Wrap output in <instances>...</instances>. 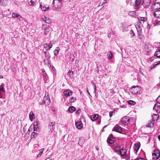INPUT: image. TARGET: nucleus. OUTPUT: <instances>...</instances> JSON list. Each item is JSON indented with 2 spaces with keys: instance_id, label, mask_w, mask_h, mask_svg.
<instances>
[{
  "instance_id": "1",
  "label": "nucleus",
  "mask_w": 160,
  "mask_h": 160,
  "mask_svg": "<svg viewBox=\"0 0 160 160\" xmlns=\"http://www.w3.org/2000/svg\"><path fill=\"white\" fill-rule=\"evenodd\" d=\"M138 21L135 24L138 34L139 35L141 34L142 29L143 27V24L147 21V18L145 17H138Z\"/></svg>"
},
{
  "instance_id": "2",
  "label": "nucleus",
  "mask_w": 160,
  "mask_h": 160,
  "mask_svg": "<svg viewBox=\"0 0 160 160\" xmlns=\"http://www.w3.org/2000/svg\"><path fill=\"white\" fill-rule=\"evenodd\" d=\"M62 1L60 0H53L52 9L56 11H60L61 9Z\"/></svg>"
},
{
  "instance_id": "3",
  "label": "nucleus",
  "mask_w": 160,
  "mask_h": 160,
  "mask_svg": "<svg viewBox=\"0 0 160 160\" xmlns=\"http://www.w3.org/2000/svg\"><path fill=\"white\" fill-rule=\"evenodd\" d=\"M127 150L125 148H121L118 152V154L120 155L123 158L128 160L130 158V155L127 154Z\"/></svg>"
},
{
  "instance_id": "4",
  "label": "nucleus",
  "mask_w": 160,
  "mask_h": 160,
  "mask_svg": "<svg viewBox=\"0 0 160 160\" xmlns=\"http://www.w3.org/2000/svg\"><path fill=\"white\" fill-rule=\"evenodd\" d=\"M140 88L139 87L137 86H134L131 88L130 91L132 94H137L138 93H140L139 92H140Z\"/></svg>"
},
{
  "instance_id": "5",
  "label": "nucleus",
  "mask_w": 160,
  "mask_h": 160,
  "mask_svg": "<svg viewBox=\"0 0 160 160\" xmlns=\"http://www.w3.org/2000/svg\"><path fill=\"white\" fill-rule=\"evenodd\" d=\"M40 122L39 121H37L33 123V131H34L38 132L39 131V124Z\"/></svg>"
},
{
  "instance_id": "6",
  "label": "nucleus",
  "mask_w": 160,
  "mask_h": 160,
  "mask_svg": "<svg viewBox=\"0 0 160 160\" xmlns=\"http://www.w3.org/2000/svg\"><path fill=\"white\" fill-rule=\"evenodd\" d=\"M123 128L118 124H117L113 128L112 131H115L119 133H121L122 131Z\"/></svg>"
},
{
  "instance_id": "7",
  "label": "nucleus",
  "mask_w": 160,
  "mask_h": 160,
  "mask_svg": "<svg viewBox=\"0 0 160 160\" xmlns=\"http://www.w3.org/2000/svg\"><path fill=\"white\" fill-rule=\"evenodd\" d=\"M160 8V4L158 2H155L151 6V9L154 11L158 10Z\"/></svg>"
},
{
  "instance_id": "8",
  "label": "nucleus",
  "mask_w": 160,
  "mask_h": 160,
  "mask_svg": "<svg viewBox=\"0 0 160 160\" xmlns=\"http://www.w3.org/2000/svg\"><path fill=\"white\" fill-rule=\"evenodd\" d=\"M114 138L112 134H110L108 137L107 142L109 144H112L114 143Z\"/></svg>"
},
{
  "instance_id": "9",
  "label": "nucleus",
  "mask_w": 160,
  "mask_h": 160,
  "mask_svg": "<svg viewBox=\"0 0 160 160\" xmlns=\"http://www.w3.org/2000/svg\"><path fill=\"white\" fill-rule=\"evenodd\" d=\"M40 6L41 9L43 11H46L49 8V6L48 4H45L44 3H41Z\"/></svg>"
},
{
  "instance_id": "10",
  "label": "nucleus",
  "mask_w": 160,
  "mask_h": 160,
  "mask_svg": "<svg viewBox=\"0 0 160 160\" xmlns=\"http://www.w3.org/2000/svg\"><path fill=\"white\" fill-rule=\"evenodd\" d=\"M43 101L44 103L46 104V105H49L50 103V98L48 96H46V95L43 98Z\"/></svg>"
},
{
  "instance_id": "11",
  "label": "nucleus",
  "mask_w": 160,
  "mask_h": 160,
  "mask_svg": "<svg viewBox=\"0 0 160 160\" xmlns=\"http://www.w3.org/2000/svg\"><path fill=\"white\" fill-rule=\"evenodd\" d=\"M153 109L158 113L160 112V103H157L154 105Z\"/></svg>"
},
{
  "instance_id": "12",
  "label": "nucleus",
  "mask_w": 160,
  "mask_h": 160,
  "mask_svg": "<svg viewBox=\"0 0 160 160\" xmlns=\"http://www.w3.org/2000/svg\"><path fill=\"white\" fill-rule=\"evenodd\" d=\"M130 122V119L127 116H125L121 119V122L123 124H127Z\"/></svg>"
},
{
  "instance_id": "13",
  "label": "nucleus",
  "mask_w": 160,
  "mask_h": 160,
  "mask_svg": "<svg viewBox=\"0 0 160 160\" xmlns=\"http://www.w3.org/2000/svg\"><path fill=\"white\" fill-rule=\"evenodd\" d=\"M72 93V91L69 89H66L63 92V94L64 96L66 97L71 95Z\"/></svg>"
},
{
  "instance_id": "14",
  "label": "nucleus",
  "mask_w": 160,
  "mask_h": 160,
  "mask_svg": "<svg viewBox=\"0 0 160 160\" xmlns=\"http://www.w3.org/2000/svg\"><path fill=\"white\" fill-rule=\"evenodd\" d=\"M121 29L123 32H126L128 30V26L125 23H122Z\"/></svg>"
},
{
  "instance_id": "15",
  "label": "nucleus",
  "mask_w": 160,
  "mask_h": 160,
  "mask_svg": "<svg viewBox=\"0 0 160 160\" xmlns=\"http://www.w3.org/2000/svg\"><path fill=\"white\" fill-rule=\"evenodd\" d=\"M55 122H51L49 123L48 126L50 129L49 132L52 133L53 131L55 128Z\"/></svg>"
},
{
  "instance_id": "16",
  "label": "nucleus",
  "mask_w": 160,
  "mask_h": 160,
  "mask_svg": "<svg viewBox=\"0 0 160 160\" xmlns=\"http://www.w3.org/2000/svg\"><path fill=\"white\" fill-rule=\"evenodd\" d=\"M112 148L115 151L118 152L121 149L120 146L117 144L114 145L112 146Z\"/></svg>"
},
{
  "instance_id": "17",
  "label": "nucleus",
  "mask_w": 160,
  "mask_h": 160,
  "mask_svg": "<svg viewBox=\"0 0 160 160\" xmlns=\"http://www.w3.org/2000/svg\"><path fill=\"white\" fill-rule=\"evenodd\" d=\"M151 3V0H143L142 5L145 7L149 6Z\"/></svg>"
},
{
  "instance_id": "18",
  "label": "nucleus",
  "mask_w": 160,
  "mask_h": 160,
  "mask_svg": "<svg viewBox=\"0 0 160 160\" xmlns=\"http://www.w3.org/2000/svg\"><path fill=\"white\" fill-rule=\"evenodd\" d=\"M159 118V116L158 114H154L152 116V125H153V123L154 122V121L155 120L157 121L158 120V118Z\"/></svg>"
},
{
  "instance_id": "19",
  "label": "nucleus",
  "mask_w": 160,
  "mask_h": 160,
  "mask_svg": "<svg viewBox=\"0 0 160 160\" xmlns=\"http://www.w3.org/2000/svg\"><path fill=\"white\" fill-rule=\"evenodd\" d=\"M52 43L51 42L49 43V44L45 43L44 44V47L45 48L46 50H49L50 49L52 48Z\"/></svg>"
},
{
  "instance_id": "20",
  "label": "nucleus",
  "mask_w": 160,
  "mask_h": 160,
  "mask_svg": "<svg viewBox=\"0 0 160 160\" xmlns=\"http://www.w3.org/2000/svg\"><path fill=\"white\" fill-rule=\"evenodd\" d=\"M154 16L157 18H160V10H157L155 11Z\"/></svg>"
},
{
  "instance_id": "21",
  "label": "nucleus",
  "mask_w": 160,
  "mask_h": 160,
  "mask_svg": "<svg viewBox=\"0 0 160 160\" xmlns=\"http://www.w3.org/2000/svg\"><path fill=\"white\" fill-rule=\"evenodd\" d=\"M76 126L78 129L82 128L83 127V124L81 121H78L76 122Z\"/></svg>"
},
{
  "instance_id": "22",
  "label": "nucleus",
  "mask_w": 160,
  "mask_h": 160,
  "mask_svg": "<svg viewBox=\"0 0 160 160\" xmlns=\"http://www.w3.org/2000/svg\"><path fill=\"white\" fill-rule=\"evenodd\" d=\"M143 49L144 51L147 52H148L150 51V48L149 46V45H147L146 43H145L144 45V48Z\"/></svg>"
},
{
  "instance_id": "23",
  "label": "nucleus",
  "mask_w": 160,
  "mask_h": 160,
  "mask_svg": "<svg viewBox=\"0 0 160 160\" xmlns=\"http://www.w3.org/2000/svg\"><path fill=\"white\" fill-rule=\"evenodd\" d=\"M42 19L45 22L47 23H49L51 22V20L49 18L46 17L44 16L43 18H42Z\"/></svg>"
},
{
  "instance_id": "24",
  "label": "nucleus",
  "mask_w": 160,
  "mask_h": 160,
  "mask_svg": "<svg viewBox=\"0 0 160 160\" xmlns=\"http://www.w3.org/2000/svg\"><path fill=\"white\" fill-rule=\"evenodd\" d=\"M49 59L50 58H47L45 59L44 60V64H45L47 65L48 67H51V64L50 63Z\"/></svg>"
},
{
  "instance_id": "25",
  "label": "nucleus",
  "mask_w": 160,
  "mask_h": 160,
  "mask_svg": "<svg viewBox=\"0 0 160 160\" xmlns=\"http://www.w3.org/2000/svg\"><path fill=\"white\" fill-rule=\"evenodd\" d=\"M35 116L34 113L32 111H31L29 113V118L30 120L32 121L35 118Z\"/></svg>"
},
{
  "instance_id": "26",
  "label": "nucleus",
  "mask_w": 160,
  "mask_h": 160,
  "mask_svg": "<svg viewBox=\"0 0 160 160\" xmlns=\"http://www.w3.org/2000/svg\"><path fill=\"white\" fill-rule=\"evenodd\" d=\"M98 117V115L97 114H95L91 116V118L92 121H94L97 120Z\"/></svg>"
},
{
  "instance_id": "27",
  "label": "nucleus",
  "mask_w": 160,
  "mask_h": 160,
  "mask_svg": "<svg viewBox=\"0 0 160 160\" xmlns=\"http://www.w3.org/2000/svg\"><path fill=\"white\" fill-rule=\"evenodd\" d=\"M68 111L71 113L73 112L75 110V108L73 106H71L68 108Z\"/></svg>"
},
{
  "instance_id": "28",
  "label": "nucleus",
  "mask_w": 160,
  "mask_h": 160,
  "mask_svg": "<svg viewBox=\"0 0 160 160\" xmlns=\"http://www.w3.org/2000/svg\"><path fill=\"white\" fill-rule=\"evenodd\" d=\"M6 1V0H0V5L3 6H6L7 5Z\"/></svg>"
},
{
  "instance_id": "29",
  "label": "nucleus",
  "mask_w": 160,
  "mask_h": 160,
  "mask_svg": "<svg viewBox=\"0 0 160 160\" xmlns=\"http://www.w3.org/2000/svg\"><path fill=\"white\" fill-rule=\"evenodd\" d=\"M37 1V0H28V2L29 5L32 6L34 5Z\"/></svg>"
},
{
  "instance_id": "30",
  "label": "nucleus",
  "mask_w": 160,
  "mask_h": 160,
  "mask_svg": "<svg viewBox=\"0 0 160 160\" xmlns=\"http://www.w3.org/2000/svg\"><path fill=\"white\" fill-rule=\"evenodd\" d=\"M141 2V0H135V6H138L140 5Z\"/></svg>"
},
{
  "instance_id": "31",
  "label": "nucleus",
  "mask_w": 160,
  "mask_h": 160,
  "mask_svg": "<svg viewBox=\"0 0 160 160\" xmlns=\"http://www.w3.org/2000/svg\"><path fill=\"white\" fill-rule=\"evenodd\" d=\"M160 64V61L154 63L153 66L151 67L150 68L152 69L154 68L155 66H157L158 65Z\"/></svg>"
},
{
  "instance_id": "32",
  "label": "nucleus",
  "mask_w": 160,
  "mask_h": 160,
  "mask_svg": "<svg viewBox=\"0 0 160 160\" xmlns=\"http://www.w3.org/2000/svg\"><path fill=\"white\" fill-rule=\"evenodd\" d=\"M139 148V145L138 143H136L134 146V149L136 151H138Z\"/></svg>"
},
{
  "instance_id": "33",
  "label": "nucleus",
  "mask_w": 160,
  "mask_h": 160,
  "mask_svg": "<svg viewBox=\"0 0 160 160\" xmlns=\"http://www.w3.org/2000/svg\"><path fill=\"white\" fill-rule=\"evenodd\" d=\"M43 77L44 80V81H45V82H46L47 80L48 79V77L46 73H44V72H43Z\"/></svg>"
},
{
  "instance_id": "34",
  "label": "nucleus",
  "mask_w": 160,
  "mask_h": 160,
  "mask_svg": "<svg viewBox=\"0 0 160 160\" xmlns=\"http://www.w3.org/2000/svg\"><path fill=\"white\" fill-rule=\"evenodd\" d=\"M5 92L0 91V99L5 98Z\"/></svg>"
},
{
  "instance_id": "35",
  "label": "nucleus",
  "mask_w": 160,
  "mask_h": 160,
  "mask_svg": "<svg viewBox=\"0 0 160 160\" xmlns=\"http://www.w3.org/2000/svg\"><path fill=\"white\" fill-rule=\"evenodd\" d=\"M60 50V48L58 47L56 48V49L54 51V54L55 55H57L58 54V52Z\"/></svg>"
},
{
  "instance_id": "36",
  "label": "nucleus",
  "mask_w": 160,
  "mask_h": 160,
  "mask_svg": "<svg viewBox=\"0 0 160 160\" xmlns=\"http://www.w3.org/2000/svg\"><path fill=\"white\" fill-rule=\"evenodd\" d=\"M154 55L158 58H160V50H158L156 51Z\"/></svg>"
},
{
  "instance_id": "37",
  "label": "nucleus",
  "mask_w": 160,
  "mask_h": 160,
  "mask_svg": "<svg viewBox=\"0 0 160 160\" xmlns=\"http://www.w3.org/2000/svg\"><path fill=\"white\" fill-rule=\"evenodd\" d=\"M38 135V134L37 133L33 132L32 133L31 137L32 138H35L37 137Z\"/></svg>"
},
{
  "instance_id": "38",
  "label": "nucleus",
  "mask_w": 160,
  "mask_h": 160,
  "mask_svg": "<svg viewBox=\"0 0 160 160\" xmlns=\"http://www.w3.org/2000/svg\"><path fill=\"white\" fill-rule=\"evenodd\" d=\"M107 55L108 56V58L109 59H111L112 57V54L111 51H109L108 52Z\"/></svg>"
},
{
  "instance_id": "39",
  "label": "nucleus",
  "mask_w": 160,
  "mask_h": 160,
  "mask_svg": "<svg viewBox=\"0 0 160 160\" xmlns=\"http://www.w3.org/2000/svg\"><path fill=\"white\" fill-rule=\"evenodd\" d=\"M44 53L46 57L47 58H50L51 56L48 52L45 51L44 52Z\"/></svg>"
},
{
  "instance_id": "40",
  "label": "nucleus",
  "mask_w": 160,
  "mask_h": 160,
  "mask_svg": "<svg viewBox=\"0 0 160 160\" xmlns=\"http://www.w3.org/2000/svg\"><path fill=\"white\" fill-rule=\"evenodd\" d=\"M76 99L75 97H72L69 99V102L70 103L74 102L76 100Z\"/></svg>"
},
{
  "instance_id": "41",
  "label": "nucleus",
  "mask_w": 160,
  "mask_h": 160,
  "mask_svg": "<svg viewBox=\"0 0 160 160\" xmlns=\"http://www.w3.org/2000/svg\"><path fill=\"white\" fill-rule=\"evenodd\" d=\"M4 84L3 83H2L0 86V91H2L3 92H5V91L4 90Z\"/></svg>"
},
{
  "instance_id": "42",
  "label": "nucleus",
  "mask_w": 160,
  "mask_h": 160,
  "mask_svg": "<svg viewBox=\"0 0 160 160\" xmlns=\"http://www.w3.org/2000/svg\"><path fill=\"white\" fill-rule=\"evenodd\" d=\"M44 149L43 148L42 149L39 150V151H41V150H42V151H41L39 153V154H38L37 155V158H39L41 156L42 154V153L43 152V151Z\"/></svg>"
},
{
  "instance_id": "43",
  "label": "nucleus",
  "mask_w": 160,
  "mask_h": 160,
  "mask_svg": "<svg viewBox=\"0 0 160 160\" xmlns=\"http://www.w3.org/2000/svg\"><path fill=\"white\" fill-rule=\"evenodd\" d=\"M73 72L72 71H69L68 73V75L70 78H71L72 76Z\"/></svg>"
},
{
  "instance_id": "44",
  "label": "nucleus",
  "mask_w": 160,
  "mask_h": 160,
  "mask_svg": "<svg viewBox=\"0 0 160 160\" xmlns=\"http://www.w3.org/2000/svg\"><path fill=\"white\" fill-rule=\"evenodd\" d=\"M49 30L48 27H46L44 29V34L47 35L49 32Z\"/></svg>"
},
{
  "instance_id": "45",
  "label": "nucleus",
  "mask_w": 160,
  "mask_h": 160,
  "mask_svg": "<svg viewBox=\"0 0 160 160\" xmlns=\"http://www.w3.org/2000/svg\"><path fill=\"white\" fill-rule=\"evenodd\" d=\"M128 103L130 105H134L135 103V102L133 101L129 100L128 101Z\"/></svg>"
},
{
  "instance_id": "46",
  "label": "nucleus",
  "mask_w": 160,
  "mask_h": 160,
  "mask_svg": "<svg viewBox=\"0 0 160 160\" xmlns=\"http://www.w3.org/2000/svg\"><path fill=\"white\" fill-rule=\"evenodd\" d=\"M19 15L15 13H12V17L13 18H17V17L18 18V17H19Z\"/></svg>"
},
{
  "instance_id": "47",
  "label": "nucleus",
  "mask_w": 160,
  "mask_h": 160,
  "mask_svg": "<svg viewBox=\"0 0 160 160\" xmlns=\"http://www.w3.org/2000/svg\"><path fill=\"white\" fill-rule=\"evenodd\" d=\"M130 34H131V35L132 37L134 36L135 35V34L132 30H130Z\"/></svg>"
},
{
  "instance_id": "48",
  "label": "nucleus",
  "mask_w": 160,
  "mask_h": 160,
  "mask_svg": "<svg viewBox=\"0 0 160 160\" xmlns=\"http://www.w3.org/2000/svg\"><path fill=\"white\" fill-rule=\"evenodd\" d=\"M143 70L142 69V68H140L139 69V72L140 73H141V74H142V75H143Z\"/></svg>"
},
{
  "instance_id": "49",
  "label": "nucleus",
  "mask_w": 160,
  "mask_h": 160,
  "mask_svg": "<svg viewBox=\"0 0 160 160\" xmlns=\"http://www.w3.org/2000/svg\"><path fill=\"white\" fill-rule=\"evenodd\" d=\"M81 112V110L80 109H79L76 112V113L78 114H79Z\"/></svg>"
},
{
  "instance_id": "50",
  "label": "nucleus",
  "mask_w": 160,
  "mask_h": 160,
  "mask_svg": "<svg viewBox=\"0 0 160 160\" xmlns=\"http://www.w3.org/2000/svg\"><path fill=\"white\" fill-rule=\"evenodd\" d=\"M113 114V112H109V116L110 117H111Z\"/></svg>"
},
{
  "instance_id": "51",
  "label": "nucleus",
  "mask_w": 160,
  "mask_h": 160,
  "mask_svg": "<svg viewBox=\"0 0 160 160\" xmlns=\"http://www.w3.org/2000/svg\"><path fill=\"white\" fill-rule=\"evenodd\" d=\"M12 72H15L16 71V69L15 67H13L12 68Z\"/></svg>"
},
{
  "instance_id": "52",
  "label": "nucleus",
  "mask_w": 160,
  "mask_h": 160,
  "mask_svg": "<svg viewBox=\"0 0 160 160\" xmlns=\"http://www.w3.org/2000/svg\"><path fill=\"white\" fill-rule=\"evenodd\" d=\"M134 11H132L130 12L129 14L130 15H132V14H134Z\"/></svg>"
},
{
  "instance_id": "53",
  "label": "nucleus",
  "mask_w": 160,
  "mask_h": 160,
  "mask_svg": "<svg viewBox=\"0 0 160 160\" xmlns=\"http://www.w3.org/2000/svg\"><path fill=\"white\" fill-rule=\"evenodd\" d=\"M18 19L19 20H20V21L22 20V18L20 15H19V16L18 17Z\"/></svg>"
},
{
  "instance_id": "54",
  "label": "nucleus",
  "mask_w": 160,
  "mask_h": 160,
  "mask_svg": "<svg viewBox=\"0 0 160 160\" xmlns=\"http://www.w3.org/2000/svg\"><path fill=\"white\" fill-rule=\"evenodd\" d=\"M120 107L122 108H126V106L123 105L122 106H120Z\"/></svg>"
},
{
  "instance_id": "55",
  "label": "nucleus",
  "mask_w": 160,
  "mask_h": 160,
  "mask_svg": "<svg viewBox=\"0 0 160 160\" xmlns=\"http://www.w3.org/2000/svg\"><path fill=\"white\" fill-rule=\"evenodd\" d=\"M103 2V3H99V6H102V5L103 4H104L105 3V2Z\"/></svg>"
},
{
  "instance_id": "56",
  "label": "nucleus",
  "mask_w": 160,
  "mask_h": 160,
  "mask_svg": "<svg viewBox=\"0 0 160 160\" xmlns=\"http://www.w3.org/2000/svg\"><path fill=\"white\" fill-rule=\"evenodd\" d=\"M94 85V92H95V93H96V85Z\"/></svg>"
},
{
  "instance_id": "57",
  "label": "nucleus",
  "mask_w": 160,
  "mask_h": 160,
  "mask_svg": "<svg viewBox=\"0 0 160 160\" xmlns=\"http://www.w3.org/2000/svg\"><path fill=\"white\" fill-rule=\"evenodd\" d=\"M87 92H88V94L89 95H90V93L89 92L88 90V88L87 89Z\"/></svg>"
},
{
  "instance_id": "58",
  "label": "nucleus",
  "mask_w": 160,
  "mask_h": 160,
  "mask_svg": "<svg viewBox=\"0 0 160 160\" xmlns=\"http://www.w3.org/2000/svg\"><path fill=\"white\" fill-rule=\"evenodd\" d=\"M137 160H144V159L142 158H139L137 159Z\"/></svg>"
},
{
  "instance_id": "59",
  "label": "nucleus",
  "mask_w": 160,
  "mask_h": 160,
  "mask_svg": "<svg viewBox=\"0 0 160 160\" xmlns=\"http://www.w3.org/2000/svg\"><path fill=\"white\" fill-rule=\"evenodd\" d=\"M12 2L16 4H17V1L16 0H15V1H13Z\"/></svg>"
},
{
  "instance_id": "60",
  "label": "nucleus",
  "mask_w": 160,
  "mask_h": 160,
  "mask_svg": "<svg viewBox=\"0 0 160 160\" xmlns=\"http://www.w3.org/2000/svg\"><path fill=\"white\" fill-rule=\"evenodd\" d=\"M150 28V26L149 25V24H148V26H147V28L149 29V28Z\"/></svg>"
},
{
  "instance_id": "61",
  "label": "nucleus",
  "mask_w": 160,
  "mask_h": 160,
  "mask_svg": "<svg viewBox=\"0 0 160 160\" xmlns=\"http://www.w3.org/2000/svg\"><path fill=\"white\" fill-rule=\"evenodd\" d=\"M45 160H52V159H51L50 158H48L46 159Z\"/></svg>"
},
{
  "instance_id": "62",
  "label": "nucleus",
  "mask_w": 160,
  "mask_h": 160,
  "mask_svg": "<svg viewBox=\"0 0 160 160\" xmlns=\"http://www.w3.org/2000/svg\"><path fill=\"white\" fill-rule=\"evenodd\" d=\"M151 124L150 125H146V126L148 127H151Z\"/></svg>"
},
{
  "instance_id": "63",
  "label": "nucleus",
  "mask_w": 160,
  "mask_h": 160,
  "mask_svg": "<svg viewBox=\"0 0 160 160\" xmlns=\"http://www.w3.org/2000/svg\"><path fill=\"white\" fill-rule=\"evenodd\" d=\"M3 76L2 75H0V78H3Z\"/></svg>"
},
{
  "instance_id": "64",
  "label": "nucleus",
  "mask_w": 160,
  "mask_h": 160,
  "mask_svg": "<svg viewBox=\"0 0 160 160\" xmlns=\"http://www.w3.org/2000/svg\"><path fill=\"white\" fill-rule=\"evenodd\" d=\"M158 99L160 101V96L158 97Z\"/></svg>"
}]
</instances>
